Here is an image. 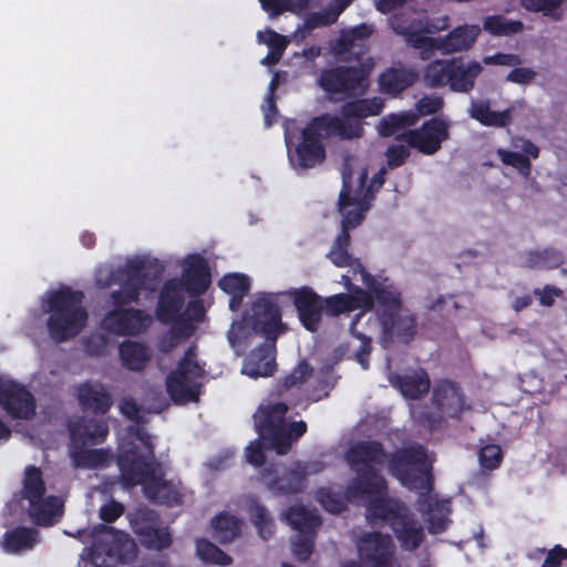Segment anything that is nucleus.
<instances>
[{
  "mask_svg": "<svg viewBox=\"0 0 567 567\" xmlns=\"http://www.w3.org/2000/svg\"><path fill=\"white\" fill-rule=\"evenodd\" d=\"M346 460L357 473V478L347 488V498L367 502L370 522L389 520L403 548L413 550L419 547L423 539L420 524L401 502L383 497L385 480L377 471V466L386 461L381 445L372 441L359 442L349 449Z\"/></svg>",
  "mask_w": 567,
  "mask_h": 567,
  "instance_id": "obj_1",
  "label": "nucleus"
},
{
  "mask_svg": "<svg viewBox=\"0 0 567 567\" xmlns=\"http://www.w3.org/2000/svg\"><path fill=\"white\" fill-rule=\"evenodd\" d=\"M164 266L158 259L150 256H136L128 259L116 270L107 266L96 271V284L102 287L118 285L112 291L115 309L109 311L102 320V328L117 336H133L144 332L152 318L142 310L123 308L124 305L137 301L142 290L155 291L163 275Z\"/></svg>",
  "mask_w": 567,
  "mask_h": 567,
  "instance_id": "obj_2",
  "label": "nucleus"
},
{
  "mask_svg": "<svg viewBox=\"0 0 567 567\" xmlns=\"http://www.w3.org/2000/svg\"><path fill=\"white\" fill-rule=\"evenodd\" d=\"M117 464L124 487L142 485L145 496L168 506L183 503V487L179 481H166L158 474L154 462L152 437L144 429L131 425L121 444Z\"/></svg>",
  "mask_w": 567,
  "mask_h": 567,
  "instance_id": "obj_3",
  "label": "nucleus"
},
{
  "mask_svg": "<svg viewBox=\"0 0 567 567\" xmlns=\"http://www.w3.org/2000/svg\"><path fill=\"white\" fill-rule=\"evenodd\" d=\"M431 463L423 446L412 444L392 455L389 471L403 486L420 494L417 508L427 523V529L431 534H440L449 525L451 508L447 501H439L429 494L433 485Z\"/></svg>",
  "mask_w": 567,
  "mask_h": 567,
  "instance_id": "obj_4",
  "label": "nucleus"
},
{
  "mask_svg": "<svg viewBox=\"0 0 567 567\" xmlns=\"http://www.w3.org/2000/svg\"><path fill=\"white\" fill-rule=\"evenodd\" d=\"M431 463L423 446L412 444L392 455L389 471L403 486L420 494L417 508L427 523V529L431 534H440L449 525L451 508L447 501H439L429 494L433 485Z\"/></svg>",
  "mask_w": 567,
  "mask_h": 567,
  "instance_id": "obj_5",
  "label": "nucleus"
},
{
  "mask_svg": "<svg viewBox=\"0 0 567 567\" xmlns=\"http://www.w3.org/2000/svg\"><path fill=\"white\" fill-rule=\"evenodd\" d=\"M250 311L249 317L243 322L233 323L228 340L233 347L239 344L245 337L247 326H250L256 333L265 336L266 342L248 355L241 372L251 378L269 377L276 369L275 341L284 330L279 307L274 295L261 293L252 303Z\"/></svg>",
  "mask_w": 567,
  "mask_h": 567,
  "instance_id": "obj_6",
  "label": "nucleus"
},
{
  "mask_svg": "<svg viewBox=\"0 0 567 567\" xmlns=\"http://www.w3.org/2000/svg\"><path fill=\"white\" fill-rule=\"evenodd\" d=\"M182 266L184 268L182 279L168 280L161 292L157 316L163 322H173L182 316L186 293L200 295L210 284L209 268L199 255H189L182 261ZM204 311L203 303L199 300H193L183 316L192 322L200 321Z\"/></svg>",
  "mask_w": 567,
  "mask_h": 567,
  "instance_id": "obj_7",
  "label": "nucleus"
},
{
  "mask_svg": "<svg viewBox=\"0 0 567 567\" xmlns=\"http://www.w3.org/2000/svg\"><path fill=\"white\" fill-rule=\"evenodd\" d=\"M360 126L351 121H342L338 116L322 115L317 117L302 130V142L292 152V135L289 132V123L286 125V144L289 159L295 167L302 169L313 167L324 158V150L320 138L338 136L340 138L358 137Z\"/></svg>",
  "mask_w": 567,
  "mask_h": 567,
  "instance_id": "obj_8",
  "label": "nucleus"
},
{
  "mask_svg": "<svg viewBox=\"0 0 567 567\" xmlns=\"http://www.w3.org/2000/svg\"><path fill=\"white\" fill-rule=\"evenodd\" d=\"M392 28L395 33L405 37L410 45L420 50L422 60L431 59L435 51H441L444 54L467 51L473 47L481 32V28L476 24H464L455 28L445 37L434 39L426 35L431 31L422 21L413 20L405 23L399 19L392 21Z\"/></svg>",
  "mask_w": 567,
  "mask_h": 567,
  "instance_id": "obj_9",
  "label": "nucleus"
},
{
  "mask_svg": "<svg viewBox=\"0 0 567 567\" xmlns=\"http://www.w3.org/2000/svg\"><path fill=\"white\" fill-rule=\"evenodd\" d=\"M83 293L68 287L50 290L42 298L44 312H50L48 329L53 340L66 341L76 337L85 327L87 312L82 306Z\"/></svg>",
  "mask_w": 567,
  "mask_h": 567,
  "instance_id": "obj_10",
  "label": "nucleus"
},
{
  "mask_svg": "<svg viewBox=\"0 0 567 567\" xmlns=\"http://www.w3.org/2000/svg\"><path fill=\"white\" fill-rule=\"evenodd\" d=\"M288 406L284 403H269L259 406L254 414L255 427L260 440L269 441L278 454H286L293 440L300 437L307 430L303 421L285 423Z\"/></svg>",
  "mask_w": 567,
  "mask_h": 567,
  "instance_id": "obj_11",
  "label": "nucleus"
},
{
  "mask_svg": "<svg viewBox=\"0 0 567 567\" xmlns=\"http://www.w3.org/2000/svg\"><path fill=\"white\" fill-rule=\"evenodd\" d=\"M22 497L29 503L28 513L40 526H51L63 515V502L55 496H44L45 484L40 468L29 466L24 471Z\"/></svg>",
  "mask_w": 567,
  "mask_h": 567,
  "instance_id": "obj_12",
  "label": "nucleus"
},
{
  "mask_svg": "<svg viewBox=\"0 0 567 567\" xmlns=\"http://www.w3.org/2000/svg\"><path fill=\"white\" fill-rule=\"evenodd\" d=\"M135 543L127 534L113 527L102 526L90 550L91 563L95 567H115L133 559Z\"/></svg>",
  "mask_w": 567,
  "mask_h": 567,
  "instance_id": "obj_13",
  "label": "nucleus"
},
{
  "mask_svg": "<svg viewBox=\"0 0 567 567\" xmlns=\"http://www.w3.org/2000/svg\"><path fill=\"white\" fill-rule=\"evenodd\" d=\"M365 178L367 172L358 165V161L353 156H346L342 166L343 186L339 196V207L343 214L342 221L349 215L352 220L358 219V225L361 223L362 212L368 209Z\"/></svg>",
  "mask_w": 567,
  "mask_h": 567,
  "instance_id": "obj_14",
  "label": "nucleus"
},
{
  "mask_svg": "<svg viewBox=\"0 0 567 567\" xmlns=\"http://www.w3.org/2000/svg\"><path fill=\"white\" fill-rule=\"evenodd\" d=\"M204 370L196 360V348L189 347L177 369L167 377V392L175 402L196 401Z\"/></svg>",
  "mask_w": 567,
  "mask_h": 567,
  "instance_id": "obj_15",
  "label": "nucleus"
},
{
  "mask_svg": "<svg viewBox=\"0 0 567 567\" xmlns=\"http://www.w3.org/2000/svg\"><path fill=\"white\" fill-rule=\"evenodd\" d=\"M433 411L412 409L413 417L422 423L434 427L443 416L454 417L464 409V399L460 390L451 382L439 383L432 395Z\"/></svg>",
  "mask_w": 567,
  "mask_h": 567,
  "instance_id": "obj_16",
  "label": "nucleus"
},
{
  "mask_svg": "<svg viewBox=\"0 0 567 567\" xmlns=\"http://www.w3.org/2000/svg\"><path fill=\"white\" fill-rule=\"evenodd\" d=\"M361 563H350L344 567H396L393 558V544L388 535L364 534L358 542Z\"/></svg>",
  "mask_w": 567,
  "mask_h": 567,
  "instance_id": "obj_17",
  "label": "nucleus"
},
{
  "mask_svg": "<svg viewBox=\"0 0 567 567\" xmlns=\"http://www.w3.org/2000/svg\"><path fill=\"white\" fill-rule=\"evenodd\" d=\"M320 86L334 94L346 97L364 93L368 82L364 72L358 68H336L323 71L319 78Z\"/></svg>",
  "mask_w": 567,
  "mask_h": 567,
  "instance_id": "obj_18",
  "label": "nucleus"
},
{
  "mask_svg": "<svg viewBox=\"0 0 567 567\" xmlns=\"http://www.w3.org/2000/svg\"><path fill=\"white\" fill-rule=\"evenodd\" d=\"M402 136L409 146L431 155L436 153L441 148V143L449 138V124L443 120L432 118L421 128L410 130Z\"/></svg>",
  "mask_w": 567,
  "mask_h": 567,
  "instance_id": "obj_19",
  "label": "nucleus"
},
{
  "mask_svg": "<svg viewBox=\"0 0 567 567\" xmlns=\"http://www.w3.org/2000/svg\"><path fill=\"white\" fill-rule=\"evenodd\" d=\"M382 337L381 344L388 348L393 341L408 343L416 332L415 318L408 309H399L379 318Z\"/></svg>",
  "mask_w": 567,
  "mask_h": 567,
  "instance_id": "obj_20",
  "label": "nucleus"
},
{
  "mask_svg": "<svg viewBox=\"0 0 567 567\" xmlns=\"http://www.w3.org/2000/svg\"><path fill=\"white\" fill-rule=\"evenodd\" d=\"M525 106V101L518 100L504 111H494L492 110L491 100H472L468 107V115L484 126L504 128L512 124L514 113L517 110H523Z\"/></svg>",
  "mask_w": 567,
  "mask_h": 567,
  "instance_id": "obj_21",
  "label": "nucleus"
},
{
  "mask_svg": "<svg viewBox=\"0 0 567 567\" xmlns=\"http://www.w3.org/2000/svg\"><path fill=\"white\" fill-rule=\"evenodd\" d=\"M298 311L299 319L309 331H317L323 315V298L305 287L290 292Z\"/></svg>",
  "mask_w": 567,
  "mask_h": 567,
  "instance_id": "obj_22",
  "label": "nucleus"
},
{
  "mask_svg": "<svg viewBox=\"0 0 567 567\" xmlns=\"http://www.w3.org/2000/svg\"><path fill=\"white\" fill-rule=\"evenodd\" d=\"M358 225V219L352 220L348 215L342 221V231L336 238L333 247L329 252V259L338 267H351L354 274H359L365 286H371L373 277L369 275L363 267L354 261L348 254V247L350 245L349 228H353Z\"/></svg>",
  "mask_w": 567,
  "mask_h": 567,
  "instance_id": "obj_23",
  "label": "nucleus"
},
{
  "mask_svg": "<svg viewBox=\"0 0 567 567\" xmlns=\"http://www.w3.org/2000/svg\"><path fill=\"white\" fill-rule=\"evenodd\" d=\"M2 408L13 417L29 419L34 414L35 403L23 386L2 378Z\"/></svg>",
  "mask_w": 567,
  "mask_h": 567,
  "instance_id": "obj_24",
  "label": "nucleus"
},
{
  "mask_svg": "<svg viewBox=\"0 0 567 567\" xmlns=\"http://www.w3.org/2000/svg\"><path fill=\"white\" fill-rule=\"evenodd\" d=\"M69 431L71 444L96 445L106 439L109 426L95 419H76L69 423Z\"/></svg>",
  "mask_w": 567,
  "mask_h": 567,
  "instance_id": "obj_25",
  "label": "nucleus"
},
{
  "mask_svg": "<svg viewBox=\"0 0 567 567\" xmlns=\"http://www.w3.org/2000/svg\"><path fill=\"white\" fill-rule=\"evenodd\" d=\"M76 396L84 411L104 414L112 406V398L106 388L99 382H85L76 386Z\"/></svg>",
  "mask_w": 567,
  "mask_h": 567,
  "instance_id": "obj_26",
  "label": "nucleus"
},
{
  "mask_svg": "<svg viewBox=\"0 0 567 567\" xmlns=\"http://www.w3.org/2000/svg\"><path fill=\"white\" fill-rule=\"evenodd\" d=\"M513 147L520 150L524 154L498 148L497 155L503 164L516 168L523 176L528 177L530 175L532 164L527 156L537 158L539 155V148L529 140L522 137L513 140Z\"/></svg>",
  "mask_w": 567,
  "mask_h": 567,
  "instance_id": "obj_27",
  "label": "nucleus"
},
{
  "mask_svg": "<svg viewBox=\"0 0 567 567\" xmlns=\"http://www.w3.org/2000/svg\"><path fill=\"white\" fill-rule=\"evenodd\" d=\"M40 542L41 537L37 528L17 526L6 532L2 547L9 554L21 555L33 550Z\"/></svg>",
  "mask_w": 567,
  "mask_h": 567,
  "instance_id": "obj_28",
  "label": "nucleus"
},
{
  "mask_svg": "<svg viewBox=\"0 0 567 567\" xmlns=\"http://www.w3.org/2000/svg\"><path fill=\"white\" fill-rule=\"evenodd\" d=\"M300 468L299 465H295L293 463L277 478H272L270 472L267 470L262 473L264 483L276 494L290 495L300 493L306 487V481L300 473Z\"/></svg>",
  "mask_w": 567,
  "mask_h": 567,
  "instance_id": "obj_29",
  "label": "nucleus"
},
{
  "mask_svg": "<svg viewBox=\"0 0 567 567\" xmlns=\"http://www.w3.org/2000/svg\"><path fill=\"white\" fill-rule=\"evenodd\" d=\"M482 71L481 63L476 61L464 63L454 59L447 85L454 92L467 93L474 87L475 80Z\"/></svg>",
  "mask_w": 567,
  "mask_h": 567,
  "instance_id": "obj_30",
  "label": "nucleus"
},
{
  "mask_svg": "<svg viewBox=\"0 0 567 567\" xmlns=\"http://www.w3.org/2000/svg\"><path fill=\"white\" fill-rule=\"evenodd\" d=\"M86 444H71L70 458L76 468L93 470L103 467L110 462V454L103 449H86Z\"/></svg>",
  "mask_w": 567,
  "mask_h": 567,
  "instance_id": "obj_31",
  "label": "nucleus"
},
{
  "mask_svg": "<svg viewBox=\"0 0 567 567\" xmlns=\"http://www.w3.org/2000/svg\"><path fill=\"white\" fill-rule=\"evenodd\" d=\"M367 287L374 292L378 319L383 313L390 315L393 311H399V309H404L401 303V293L392 285L386 282L375 284L373 279L372 285Z\"/></svg>",
  "mask_w": 567,
  "mask_h": 567,
  "instance_id": "obj_32",
  "label": "nucleus"
},
{
  "mask_svg": "<svg viewBox=\"0 0 567 567\" xmlns=\"http://www.w3.org/2000/svg\"><path fill=\"white\" fill-rule=\"evenodd\" d=\"M384 106L383 100L380 97L365 99V100H357L353 102L346 103L342 106V115L346 118H341L342 121H351L358 123L360 126L359 135L362 132V126L357 118L368 117L378 115Z\"/></svg>",
  "mask_w": 567,
  "mask_h": 567,
  "instance_id": "obj_33",
  "label": "nucleus"
},
{
  "mask_svg": "<svg viewBox=\"0 0 567 567\" xmlns=\"http://www.w3.org/2000/svg\"><path fill=\"white\" fill-rule=\"evenodd\" d=\"M359 307L371 309L373 307L371 296L362 291L358 299H353L343 293L323 299V309L331 316H338L341 312L350 311Z\"/></svg>",
  "mask_w": 567,
  "mask_h": 567,
  "instance_id": "obj_34",
  "label": "nucleus"
},
{
  "mask_svg": "<svg viewBox=\"0 0 567 567\" xmlns=\"http://www.w3.org/2000/svg\"><path fill=\"white\" fill-rule=\"evenodd\" d=\"M214 537L221 544L230 543L237 538L243 528V520L229 513H220L212 519Z\"/></svg>",
  "mask_w": 567,
  "mask_h": 567,
  "instance_id": "obj_35",
  "label": "nucleus"
},
{
  "mask_svg": "<svg viewBox=\"0 0 567 567\" xmlns=\"http://www.w3.org/2000/svg\"><path fill=\"white\" fill-rule=\"evenodd\" d=\"M120 358L125 368L141 371L151 359L150 350L142 343L125 341L120 346Z\"/></svg>",
  "mask_w": 567,
  "mask_h": 567,
  "instance_id": "obj_36",
  "label": "nucleus"
},
{
  "mask_svg": "<svg viewBox=\"0 0 567 567\" xmlns=\"http://www.w3.org/2000/svg\"><path fill=\"white\" fill-rule=\"evenodd\" d=\"M416 74L410 70L390 69L380 75L381 90L389 94H396L415 81Z\"/></svg>",
  "mask_w": 567,
  "mask_h": 567,
  "instance_id": "obj_37",
  "label": "nucleus"
},
{
  "mask_svg": "<svg viewBox=\"0 0 567 567\" xmlns=\"http://www.w3.org/2000/svg\"><path fill=\"white\" fill-rule=\"evenodd\" d=\"M285 518L300 534H309L321 524L319 516L313 511L300 505L290 507L285 514Z\"/></svg>",
  "mask_w": 567,
  "mask_h": 567,
  "instance_id": "obj_38",
  "label": "nucleus"
},
{
  "mask_svg": "<svg viewBox=\"0 0 567 567\" xmlns=\"http://www.w3.org/2000/svg\"><path fill=\"white\" fill-rule=\"evenodd\" d=\"M398 386L404 396L416 399L430 390V379L427 373L420 369L410 374L398 378Z\"/></svg>",
  "mask_w": 567,
  "mask_h": 567,
  "instance_id": "obj_39",
  "label": "nucleus"
},
{
  "mask_svg": "<svg viewBox=\"0 0 567 567\" xmlns=\"http://www.w3.org/2000/svg\"><path fill=\"white\" fill-rule=\"evenodd\" d=\"M564 262V255L555 248L528 251L524 266L530 269H554Z\"/></svg>",
  "mask_w": 567,
  "mask_h": 567,
  "instance_id": "obj_40",
  "label": "nucleus"
},
{
  "mask_svg": "<svg viewBox=\"0 0 567 567\" xmlns=\"http://www.w3.org/2000/svg\"><path fill=\"white\" fill-rule=\"evenodd\" d=\"M219 287L231 296L229 307L235 311L239 308L243 298L248 292L249 279L247 276L240 274L227 275L220 279Z\"/></svg>",
  "mask_w": 567,
  "mask_h": 567,
  "instance_id": "obj_41",
  "label": "nucleus"
},
{
  "mask_svg": "<svg viewBox=\"0 0 567 567\" xmlns=\"http://www.w3.org/2000/svg\"><path fill=\"white\" fill-rule=\"evenodd\" d=\"M373 31V25L368 23H362L350 30L343 31L336 44V52L340 54L352 53L355 47H360L361 41L368 39Z\"/></svg>",
  "mask_w": 567,
  "mask_h": 567,
  "instance_id": "obj_42",
  "label": "nucleus"
},
{
  "mask_svg": "<svg viewBox=\"0 0 567 567\" xmlns=\"http://www.w3.org/2000/svg\"><path fill=\"white\" fill-rule=\"evenodd\" d=\"M351 2L352 0H333L326 9L310 14L306 20V27L311 30L334 23Z\"/></svg>",
  "mask_w": 567,
  "mask_h": 567,
  "instance_id": "obj_43",
  "label": "nucleus"
},
{
  "mask_svg": "<svg viewBox=\"0 0 567 567\" xmlns=\"http://www.w3.org/2000/svg\"><path fill=\"white\" fill-rule=\"evenodd\" d=\"M258 39L270 49L269 53L261 60V63L268 66L278 63L287 48L288 40L271 30L259 32Z\"/></svg>",
  "mask_w": 567,
  "mask_h": 567,
  "instance_id": "obj_44",
  "label": "nucleus"
},
{
  "mask_svg": "<svg viewBox=\"0 0 567 567\" xmlns=\"http://www.w3.org/2000/svg\"><path fill=\"white\" fill-rule=\"evenodd\" d=\"M453 60H435L424 70V82L431 87L447 85Z\"/></svg>",
  "mask_w": 567,
  "mask_h": 567,
  "instance_id": "obj_45",
  "label": "nucleus"
},
{
  "mask_svg": "<svg viewBox=\"0 0 567 567\" xmlns=\"http://www.w3.org/2000/svg\"><path fill=\"white\" fill-rule=\"evenodd\" d=\"M196 553L205 563L219 566H229L233 563V558L229 555L206 539H198L196 542Z\"/></svg>",
  "mask_w": 567,
  "mask_h": 567,
  "instance_id": "obj_46",
  "label": "nucleus"
},
{
  "mask_svg": "<svg viewBox=\"0 0 567 567\" xmlns=\"http://www.w3.org/2000/svg\"><path fill=\"white\" fill-rule=\"evenodd\" d=\"M417 116L412 112H403L400 114H390L380 120L378 131L382 136H390L398 132V130L413 125Z\"/></svg>",
  "mask_w": 567,
  "mask_h": 567,
  "instance_id": "obj_47",
  "label": "nucleus"
},
{
  "mask_svg": "<svg viewBox=\"0 0 567 567\" xmlns=\"http://www.w3.org/2000/svg\"><path fill=\"white\" fill-rule=\"evenodd\" d=\"M251 520L258 529V535L264 539L268 540L274 535V520L269 512L260 504L254 503L249 509Z\"/></svg>",
  "mask_w": 567,
  "mask_h": 567,
  "instance_id": "obj_48",
  "label": "nucleus"
},
{
  "mask_svg": "<svg viewBox=\"0 0 567 567\" xmlns=\"http://www.w3.org/2000/svg\"><path fill=\"white\" fill-rule=\"evenodd\" d=\"M484 29L495 35H511L523 30L520 21L508 20L501 16L487 17L484 21Z\"/></svg>",
  "mask_w": 567,
  "mask_h": 567,
  "instance_id": "obj_49",
  "label": "nucleus"
},
{
  "mask_svg": "<svg viewBox=\"0 0 567 567\" xmlns=\"http://www.w3.org/2000/svg\"><path fill=\"white\" fill-rule=\"evenodd\" d=\"M270 17H278L285 11H299L307 6V0H259Z\"/></svg>",
  "mask_w": 567,
  "mask_h": 567,
  "instance_id": "obj_50",
  "label": "nucleus"
},
{
  "mask_svg": "<svg viewBox=\"0 0 567 567\" xmlns=\"http://www.w3.org/2000/svg\"><path fill=\"white\" fill-rule=\"evenodd\" d=\"M564 0H524V6L530 11H542L545 16L558 21L561 19L559 7Z\"/></svg>",
  "mask_w": 567,
  "mask_h": 567,
  "instance_id": "obj_51",
  "label": "nucleus"
},
{
  "mask_svg": "<svg viewBox=\"0 0 567 567\" xmlns=\"http://www.w3.org/2000/svg\"><path fill=\"white\" fill-rule=\"evenodd\" d=\"M502 461V450L498 445H486L480 451L481 466L486 470H495Z\"/></svg>",
  "mask_w": 567,
  "mask_h": 567,
  "instance_id": "obj_52",
  "label": "nucleus"
},
{
  "mask_svg": "<svg viewBox=\"0 0 567 567\" xmlns=\"http://www.w3.org/2000/svg\"><path fill=\"white\" fill-rule=\"evenodd\" d=\"M319 503L330 513H340L344 508V502L329 489L321 488L317 493Z\"/></svg>",
  "mask_w": 567,
  "mask_h": 567,
  "instance_id": "obj_53",
  "label": "nucleus"
},
{
  "mask_svg": "<svg viewBox=\"0 0 567 567\" xmlns=\"http://www.w3.org/2000/svg\"><path fill=\"white\" fill-rule=\"evenodd\" d=\"M292 551L297 559L307 560L312 553V539L308 534H299L292 543Z\"/></svg>",
  "mask_w": 567,
  "mask_h": 567,
  "instance_id": "obj_54",
  "label": "nucleus"
},
{
  "mask_svg": "<svg viewBox=\"0 0 567 567\" xmlns=\"http://www.w3.org/2000/svg\"><path fill=\"white\" fill-rule=\"evenodd\" d=\"M312 374L308 363L301 362L289 375L284 379V386L290 389L293 385L303 383Z\"/></svg>",
  "mask_w": 567,
  "mask_h": 567,
  "instance_id": "obj_55",
  "label": "nucleus"
},
{
  "mask_svg": "<svg viewBox=\"0 0 567 567\" xmlns=\"http://www.w3.org/2000/svg\"><path fill=\"white\" fill-rule=\"evenodd\" d=\"M147 539L145 543L148 547L155 549H163L171 545V535L166 529H151L146 534Z\"/></svg>",
  "mask_w": 567,
  "mask_h": 567,
  "instance_id": "obj_56",
  "label": "nucleus"
},
{
  "mask_svg": "<svg viewBox=\"0 0 567 567\" xmlns=\"http://www.w3.org/2000/svg\"><path fill=\"white\" fill-rule=\"evenodd\" d=\"M410 155V150L408 145L398 143L390 146L386 151L388 164L390 167H398L405 158Z\"/></svg>",
  "mask_w": 567,
  "mask_h": 567,
  "instance_id": "obj_57",
  "label": "nucleus"
},
{
  "mask_svg": "<svg viewBox=\"0 0 567 567\" xmlns=\"http://www.w3.org/2000/svg\"><path fill=\"white\" fill-rule=\"evenodd\" d=\"M534 295L538 297L542 306L551 307L555 303V298L563 296V290L555 286L546 285L543 289H535Z\"/></svg>",
  "mask_w": 567,
  "mask_h": 567,
  "instance_id": "obj_58",
  "label": "nucleus"
},
{
  "mask_svg": "<svg viewBox=\"0 0 567 567\" xmlns=\"http://www.w3.org/2000/svg\"><path fill=\"white\" fill-rule=\"evenodd\" d=\"M443 105L442 97L437 95L423 96L417 103L416 109L420 114L429 115L436 113Z\"/></svg>",
  "mask_w": 567,
  "mask_h": 567,
  "instance_id": "obj_59",
  "label": "nucleus"
},
{
  "mask_svg": "<svg viewBox=\"0 0 567 567\" xmlns=\"http://www.w3.org/2000/svg\"><path fill=\"white\" fill-rule=\"evenodd\" d=\"M483 62L487 65H505V66H517L522 63L518 55L512 53H497L488 55L483 59Z\"/></svg>",
  "mask_w": 567,
  "mask_h": 567,
  "instance_id": "obj_60",
  "label": "nucleus"
},
{
  "mask_svg": "<svg viewBox=\"0 0 567 567\" xmlns=\"http://www.w3.org/2000/svg\"><path fill=\"white\" fill-rule=\"evenodd\" d=\"M536 78V72L529 68H515L506 76V81L517 84H528Z\"/></svg>",
  "mask_w": 567,
  "mask_h": 567,
  "instance_id": "obj_61",
  "label": "nucleus"
},
{
  "mask_svg": "<svg viewBox=\"0 0 567 567\" xmlns=\"http://www.w3.org/2000/svg\"><path fill=\"white\" fill-rule=\"evenodd\" d=\"M107 346V339L104 334L96 333L89 337L85 341L86 352L92 355L104 353Z\"/></svg>",
  "mask_w": 567,
  "mask_h": 567,
  "instance_id": "obj_62",
  "label": "nucleus"
},
{
  "mask_svg": "<svg viewBox=\"0 0 567 567\" xmlns=\"http://www.w3.org/2000/svg\"><path fill=\"white\" fill-rule=\"evenodd\" d=\"M264 444L260 440L251 442L246 449V460L248 463L260 466L265 462L262 454Z\"/></svg>",
  "mask_w": 567,
  "mask_h": 567,
  "instance_id": "obj_63",
  "label": "nucleus"
},
{
  "mask_svg": "<svg viewBox=\"0 0 567 567\" xmlns=\"http://www.w3.org/2000/svg\"><path fill=\"white\" fill-rule=\"evenodd\" d=\"M566 558L567 549L557 545L551 550L548 551L547 557L544 560L542 567H560L561 560Z\"/></svg>",
  "mask_w": 567,
  "mask_h": 567,
  "instance_id": "obj_64",
  "label": "nucleus"
}]
</instances>
